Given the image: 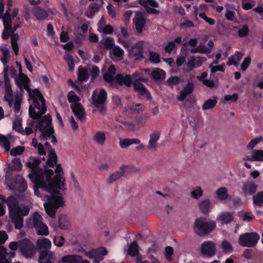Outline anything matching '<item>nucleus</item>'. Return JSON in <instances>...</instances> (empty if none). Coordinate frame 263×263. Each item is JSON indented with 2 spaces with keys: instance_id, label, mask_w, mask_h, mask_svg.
<instances>
[{
  "instance_id": "f257e3e1",
  "label": "nucleus",
  "mask_w": 263,
  "mask_h": 263,
  "mask_svg": "<svg viewBox=\"0 0 263 263\" xmlns=\"http://www.w3.org/2000/svg\"><path fill=\"white\" fill-rule=\"evenodd\" d=\"M40 162V160L36 157L29 159L26 162L27 166L30 169L28 177L34 184L33 189L36 196H41L39 189L53 194L47 197L44 206L46 213L53 218L57 210L65 205L63 193L67 190L66 180L63 176V172L60 164L56 165V175L52 178L53 171L47 168V166H45L44 171L40 169L38 167Z\"/></svg>"
},
{
  "instance_id": "f03ea898",
  "label": "nucleus",
  "mask_w": 263,
  "mask_h": 263,
  "mask_svg": "<svg viewBox=\"0 0 263 263\" xmlns=\"http://www.w3.org/2000/svg\"><path fill=\"white\" fill-rule=\"evenodd\" d=\"M29 113L31 119L28 121V126L24 129L22 126V121L21 119L16 118L13 123V129L15 131L23 135H29L32 134L33 130H36L37 128L41 132V139L42 140H49L51 142H57L55 137L53 135V129L51 127V117L49 115L45 116L40 122L37 119L43 114H36L32 117Z\"/></svg>"
},
{
  "instance_id": "7ed1b4c3",
  "label": "nucleus",
  "mask_w": 263,
  "mask_h": 263,
  "mask_svg": "<svg viewBox=\"0 0 263 263\" xmlns=\"http://www.w3.org/2000/svg\"><path fill=\"white\" fill-rule=\"evenodd\" d=\"M15 81L21 92L23 91V88H24L28 93L29 112L31 116L34 117L36 114H44L46 111L45 99L39 89L30 88V81L27 76L20 72L19 75L15 77Z\"/></svg>"
},
{
  "instance_id": "20e7f679",
  "label": "nucleus",
  "mask_w": 263,
  "mask_h": 263,
  "mask_svg": "<svg viewBox=\"0 0 263 263\" xmlns=\"http://www.w3.org/2000/svg\"><path fill=\"white\" fill-rule=\"evenodd\" d=\"M7 204L10 217L14 224L15 228L21 229L24 226L23 217L29 214L30 208L25 204H18L16 199L14 197L8 198Z\"/></svg>"
},
{
  "instance_id": "39448f33",
  "label": "nucleus",
  "mask_w": 263,
  "mask_h": 263,
  "mask_svg": "<svg viewBox=\"0 0 263 263\" xmlns=\"http://www.w3.org/2000/svg\"><path fill=\"white\" fill-rule=\"evenodd\" d=\"M26 226L29 228H34L38 235L47 236L49 231L47 226L43 222L41 215L34 212L26 221Z\"/></svg>"
},
{
  "instance_id": "423d86ee",
  "label": "nucleus",
  "mask_w": 263,
  "mask_h": 263,
  "mask_svg": "<svg viewBox=\"0 0 263 263\" xmlns=\"http://www.w3.org/2000/svg\"><path fill=\"white\" fill-rule=\"evenodd\" d=\"M116 73V69L113 65H110L108 68L106 72H104V79L105 81L110 83L111 85L117 84H125L126 86H130L132 83V80L130 76L126 75L123 77L121 75H117L114 78Z\"/></svg>"
},
{
  "instance_id": "0eeeda50",
  "label": "nucleus",
  "mask_w": 263,
  "mask_h": 263,
  "mask_svg": "<svg viewBox=\"0 0 263 263\" xmlns=\"http://www.w3.org/2000/svg\"><path fill=\"white\" fill-rule=\"evenodd\" d=\"M5 93L4 99L8 102L10 107L14 106V109L15 112H18L20 109L21 104L22 100V92L17 93L15 95L14 100L13 99V92L11 85L7 77H4Z\"/></svg>"
},
{
  "instance_id": "6e6552de",
  "label": "nucleus",
  "mask_w": 263,
  "mask_h": 263,
  "mask_svg": "<svg viewBox=\"0 0 263 263\" xmlns=\"http://www.w3.org/2000/svg\"><path fill=\"white\" fill-rule=\"evenodd\" d=\"M119 42L122 43L124 47L127 49L129 56L136 59L142 58L144 51L148 47V43L144 41H138L135 44L129 46L128 43L119 37Z\"/></svg>"
},
{
  "instance_id": "1a4fd4ad",
  "label": "nucleus",
  "mask_w": 263,
  "mask_h": 263,
  "mask_svg": "<svg viewBox=\"0 0 263 263\" xmlns=\"http://www.w3.org/2000/svg\"><path fill=\"white\" fill-rule=\"evenodd\" d=\"M216 226L214 221H208L203 218H199L195 221L194 231L199 236H204L212 232Z\"/></svg>"
},
{
  "instance_id": "9d476101",
  "label": "nucleus",
  "mask_w": 263,
  "mask_h": 263,
  "mask_svg": "<svg viewBox=\"0 0 263 263\" xmlns=\"http://www.w3.org/2000/svg\"><path fill=\"white\" fill-rule=\"evenodd\" d=\"M67 99L69 102L70 103V107L74 115L79 119L83 120L85 113L84 108L80 102V98L76 95L74 91H70L67 95Z\"/></svg>"
},
{
  "instance_id": "9b49d317",
  "label": "nucleus",
  "mask_w": 263,
  "mask_h": 263,
  "mask_svg": "<svg viewBox=\"0 0 263 263\" xmlns=\"http://www.w3.org/2000/svg\"><path fill=\"white\" fill-rule=\"evenodd\" d=\"M6 183L9 189L15 191V192H24L26 191L28 187L27 183L21 176H16L13 181L6 177Z\"/></svg>"
},
{
  "instance_id": "f8f14e48",
  "label": "nucleus",
  "mask_w": 263,
  "mask_h": 263,
  "mask_svg": "<svg viewBox=\"0 0 263 263\" xmlns=\"http://www.w3.org/2000/svg\"><path fill=\"white\" fill-rule=\"evenodd\" d=\"M259 238L256 233H246L240 235L238 243L243 247H252L257 244Z\"/></svg>"
},
{
  "instance_id": "ddd939ff",
  "label": "nucleus",
  "mask_w": 263,
  "mask_h": 263,
  "mask_svg": "<svg viewBox=\"0 0 263 263\" xmlns=\"http://www.w3.org/2000/svg\"><path fill=\"white\" fill-rule=\"evenodd\" d=\"M20 250L26 258H32L36 253L33 243L29 239H24L19 241Z\"/></svg>"
},
{
  "instance_id": "4468645a",
  "label": "nucleus",
  "mask_w": 263,
  "mask_h": 263,
  "mask_svg": "<svg viewBox=\"0 0 263 263\" xmlns=\"http://www.w3.org/2000/svg\"><path fill=\"white\" fill-rule=\"evenodd\" d=\"M106 92L104 89H96L92 95V104L100 111H103Z\"/></svg>"
},
{
  "instance_id": "2eb2a0df",
  "label": "nucleus",
  "mask_w": 263,
  "mask_h": 263,
  "mask_svg": "<svg viewBox=\"0 0 263 263\" xmlns=\"http://www.w3.org/2000/svg\"><path fill=\"white\" fill-rule=\"evenodd\" d=\"M133 25L138 33H141L145 29L146 20L142 12H136L133 18Z\"/></svg>"
},
{
  "instance_id": "dca6fc26",
  "label": "nucleus",
  "mask_w": 263,
  "mask_h": 263,
  "mask_svg": "<svg viewBox=\"0 0 263 263\" xmlns=\"http://www.w3.org/2000/svg\"><path fill=\"white\" fill-rule=\"evenodd\" d=\"M107 250L104 248H100L91 251L85 252L84 254L90 259H93V263H100L103 259V256L107 254Z\"/></svg>"
},
{
  "instance_id": "f3484780",
  "label": "nucleus",
  "mask_w": 263,
  "mask_h": 263,
  "mask_svg": "<svg viewBox=\"0 0 263 263\" xmlns=\"http://www.w3.org/2000/svg\"><path fill=\"white\" fill-rule=\"evenodd\" d=\"M200 251L204 256H213L216 252V245L211 241H204L201 245Z\"/></svg>"
},
{
  "instance_id": "a211bd4d",
  "label": "nucleus",
  "mask_w": 263,
  "mask_h": 263,
  "mask_svg": "<svg viewBox=\"0 0 263 263\" xmlns=\"http://www.w3.org/2000/svg\"><path fill=\"white\" fill-rule=\"evenodd\" d=\"M58 263H90L86 259L78 255H67L63 256Z\"/></svg>"
},
{
  "instance_id": "6ab92c4d",
  "label": "nucleus",
  "mask_w": 263,
  "mask_h": 263,
  "mask_svg": "<svg viewBox=\"0 0 263 263\" xmlns=\"http://www.w3.org/2000/svg\"><path fill=\"white\" fill-rule=\"evenodd\" d=\"M11 15L7 11L4 14V16L3 18V22L5 27V30L3 32L2 37L4 39H7L11 31Z\"/></svg>"
},
{
  "instance_id": "aec40b11",
  "label": "nucleus",
  "mask_w": 263,
  "mask_h": 263,
  "mask_svg": "<svg viewBox=\"0 0 263 263\" xmlns=\"http://www.w3.org/2000/svg\"><path fill=\"white\" fill-rule=\"evenodd\" d=\"M140 3L143 6L148 13H157L156 8L158 7V3L154 0H140Z\"/></svg>"
},
{
  "instance_id": "412c9836",
  "label": "nucleus",
  "mask_w": 263,
  "mask_h": 263,
  "mask_svg": "<svg viewBox=\"0 0 263 263\" xmlns=\"http://www.w3.org/2000/svg\"><path fill=\"white\" fill-rule=\"evenodd\" d=\"M109 55L113 61L118 62L123 59L124 52L120 47L115 46L109 52Z\"/></svg>"
},
{
  "instance_id": "4be33fe9",
  "label": "nucleus",
  "mask_w": 263,
  "mask_h": 263,
  "mask_svg": "<svg viewBox=\"0 0 263 263\" xmlns=\"http://www.w3.org/2000/svg\"><path fill=\"white\" fill-rule=\"evenodd\" d=\"M234 219L233 213L230 212H222L217 217V220L221 224H228L231 222Z\"/></svg>"
},
{
  "instance_id": "5701e85b",
  "label": "nucleus",
  "mask_w": 263,
  "mask_h": 263,
  "mask_svg": "<svg viewBox=\"0 0 263 263\" xmlns=\"http://www.w3.org/2000/svg\"><path fill=\"white\" fill-rule=\"evenodd\" d=\"M55 258L53 252L51 251H42L39 256V263H51V260Z\"/></svg>"
},
{
  "instance_id": "b1692460",
  "label": "nucleus",
  "mask_w": 263,
  "mask_h": 263,
  "mask_svg": "<svg viewBox=\"0 0 263 263\" xmlns=\"http://www.w3.org/2000/svg\"><path fill=\"white\" fill-rule=\"evenodd\" d=\"M194 88V85L192 82H188L186 85L183 88L178 97V99L180 101L183 100L189 95L191 94Z\"/></svg>"
},
{
  "instance_id": "393cba45",
  "label": "nucleus",
  "mask_w": 263,
  "mask_h": 263,
  "mask_svg": "<svg viewBox=\"0 0 263 263\" xmlns=\"http://www.w3.org/2000/svg\"><path fill=\"white\" fill-rule=\"evenodd\" d=\"M160 133L159 132H155L152 133L149 136V140L148 141V148L156 150L157 146V141L160 138Z\"/></svg>"
},
{
  "instance_id": "a878e982",
  "label": "nucleus",
  "mask_w": 263,
  "mask_h": 263,
  "mask_svg": "<svg viewBox=\"0 0 263 263\" xmlns=\"http://www.w3.org/2000/svg\"><path fill=\"white\" fill-rule=\"evenodd\" d=\"M246 159L251 161H263V151H253L250 155H247Z\"/></svg>"
},
{
  "instance_id": "bb28decb",
  "label": "nucleus",
  "mask_w": 263,
  "mask_h": 263,
  "mask_svg": "<svg viewBox=\"0 0 263 263\" xmlns=\"http://www.w3.org/2000/svg\"><path fill=\"white\" fill-rule=\"evenodd\" d=\"M257 185L253 182H247L243 184L242 189L245 195H251L257 190Z\"/></svg>"
},
{
  "instance_id": "cd10ccee",
  "label": "nucleus",
  "mask_w": 263,
  "mask_h": 263,
  "mask_svg": "<svg viewBox=\"0 0 263 263\" xmlns=\"http://www.w3.org/2000/svg\"><path fill=\"white\" fill-rule=\"evenodd\" d=\"M126 168L127 166H122L120 167V170L119 171L116 172L110 175L107 180V182L112 183L120 179L124 174Z\"/></svg>"
},
{
  "instance_id": "c85d7f7f",
  "label": "nucleus",
  "mask_w": 263,
  "mask_h": 263,
  "mask_svg": "<svg viewBox=\"0 0 263 263\" xmlns=\"http://www.w3.org/2000/svg\"><path fill=\"white\" fill-rule=\"evenodd\" d=\"M243 55V54L242 52H240L239 51H236L233 55L230 57L229 58V60L227 62V65L228 66L233 65L235 66H237L238 63L240 61Z\"/></svg>"
},
{
  "instance_id": "c756f323",
  "label": "nucleus",
  "mask_w": 263,
  "mask_h": 263,
  "mask_svg": "<svg viewBox=\"0 0 263 263\" xmlns=\"http://www.w3.org/2000/svg\"><path fill=\"white\" fill-rule=\"evenodd\" d=\"M93 140L96 143L99 145H104L106 141L105 133L103 131L96 132L93 136Z\"/></svg>"
},
{
  "instance_id": "7c9ffc66",
  "label": "nucleus",
  "mask_w": 263,
  "mask_h": 263,
  "mask_svg": "<svg viewBox=\"0 0 263 263\" xmlns=\"http://www.w3.org/2000/svg\"><path fill=\"white\" fill-rule=\"evenodd\" d=\"M104 20L102 18L98 23V30L104 34H110L112 32L113 29L110 25L104 26Z\"/></svg>"
},
{
  "instance_id": "2f4dec72",
  "label": "nucleus",
  "mask_w": 263,
  "mask_h": 263,
  "mask_svg": "<svg viewBox=\"0 0 263 263\" xmlns=\"http://www.w3.org/2000/svg\"><path fill=\"white\" fill-rule=\"evenodd\" d=\"M36 246L40 249H49L51 247V242L47 238L39 239L37 240Z\"/></svg>"
},
{
  "instance_id": "473e14b6",
  "label": "nucleus",
  "mask_w": 263,
  "mask_h": 263,
  "mask_svg": "<svg viewBox=\"0 0 263 263\" xmlns=\"http://www.w3.org/2000/svg\"><path fill=\"white\" fill-rule=\"evenodd\" d=\"M32 12L37 20H43L48 16L47 11L38 7H34L32 10Z\"/></svg>"
},
{
  "instance_id": "72a5a7b5",
  "label": "nucleus",
  "mask_w": 263,
  "mask_h": 263,
  "mask_svg": "<svg viewBox=\"0 0 263 263\" xmlns=\"http://www.w3.org/2000/svg\"><path fill=\"white\" fill-rule=\"evenodd\" d=\"M128 253L132 257L136 256H137V257L139 256L141 257V255H139V247L136 241H134L130 244L128 248Z\"/></svg>"
},
{
  "instance_id": "f704fd0d",
  "label": "nucleus",
  "mask_w": 263,
  "mask_h": 263,
  "mask_svg": "<svg viewBox=\"0 0 263 263\" xmlns=\"http://www.w3.org/2000/svg\"><path fill=\"white\" fill-rule=\"evenodd\" d=\"M59 226L62 229L66 230L69 228V219L65 214H61L59 217Z\"/></svg>"
},
{
  "instance_id": "c9c22d12",
  "label": "nucleus",
  "mask_w": 263,
  "mask_h": 263,
  "mask_svg": "<svg viewBox=\"0 0 263 263\" xmlns=\"http://www.w3.org/2000/svg\"><path fill=\"white\" fill-rule=\"evenodd\" d=\"M114 40L112 38L106 37L102 39L100 42V47L107 49H112L114 47Z\"/></svg>"
},
{
  "instance_id": "e433bc0d",
  "label": "nucleus",
  "mask_w": 263,
  "mask_h": 263,
  "mask_svg": "<svg viewBox=\"0 0 263 263\" xmlns=\"http://www.w3.org/2000/svg\"><path fill=\"white\" fill-rule=\"evenodd\" d=\"M57 157L55 152L53 149H50L48 152V158L47 161V165L49 167H53L54 164H56Z\"/></svg>"
},
{
  "instance_id": "4c0bfd02",
  "label": "nucleus",
  "mask_w": 263,
  "mask_h": 263,
  "mask_svg": "<svg viewBox=\"0 0 263 263\" xmlns=\"http://www.w3.org/2000/svg\"><path fill=\"white\" fill-rule=\"evenodd\" d=\"M134 88L135 90L137 91L140 95L145 96L147 97H149V93L141 83H135L134 84Z\"/></svg>"
},
{
  "instance_id": "58836bf2",
  "label": "nucleus",
  "mask_w": 263,
  "mask_h": 263,
  "mask_svg": "<svg viewBox=\"0 0 263 263\" xmlns=\"http://www.w3.org/2000/svg\"><path fill=\"white\" fill-rule=\"evenodd\" d=\"M195 13L196 15H198L201 18L204 20L207 23L210 25H213L215 24V21L205 15L204 13L200 12L199 9L195 7Z\"/></svg>"
},
{
  "instance_id": "ea45409f",
  "label": "nucleus",
  "mask_w": 263,
  "mask_h": 263,
  "mask_svg": "<svg viewBox=\"0 0 263 263\" xmlns=\"http://www.w3.org/2000/svg\"><path fill=\"white\" fill-rule=\"evenodd\" d=\"M218 198L220 200H225L228 198L227 190L225 187H220L216 192Z\"/></svg>"
},
{
  "instance_id": "a19ab883",
  "label": "nucleus",
  "mask_w": 263,
  "mask_h": 263,
  "mask_svg": "<svg viewBox=\"0 0 263 263\" xmlns=\"http://www.w3.org/2000/svg\"><path fill=\"white\" fill-rule=\"evenodd\" d=\"M210 201L205 199L199 203V207L200 210L204 213H208L210 210Z\"/></svg>"
},
{
  "instance_id": "79ce46f5",
  "label": "nucleus",
  "mask_w": 263,
  "mask_h": 263,
  "mask_svg": "<svg viewBox=\"0 0 263 263\" xmlns=\"http://www.w3.org/2000/svg\"><path fill=\"white\" fill-rule=\"evenodd\" d=\"M217 103V100L216 98L210 99L206 100L202 105V109L203 110H208L213 108Z\"/></svg>"
},
{
  "instance_id": "37998d69",
  "label": "nucleus",
  "mask_w": 263,
  "mask_h": 263,
  "mask_svg": "<svg viewBox=\"0 0 263 263\" xmlns=\"http://www.w3.org/2000/svg\"><path fill=\"white\" fill-rule=\"evenodd\" d=\"M152 77L155 80H161L165 78V72L160 69H156L151 73Z\"/></svg>"
},
{
  "instance_id": "c03bdc74",
  "label": "nucleus",
  "mask_w": 263,
  "mask_h": 263,
  "mask_svg": "<svg viewBox=\"0 0 263 263\" xmlns=\"http://www.w3.org/2000/svg\"><path fill=\"white\" fill-rule=\"evenodd\" d=\"M253 203L257 205L263 206V191L257 193L253 197Z\"/></svg>"
},
{
  "instance_id": "a18cd8bd",
  "label": "nucleus",
  "mask_w": 263,
  "mask_h": 263,
  "mask_svg": "<svg viewBox=\"0 0 263 263\" xmlns=\"http://www.w3.org/2000/svg\"><path fill=\"white\" fill-rule=\"evenodd\" d=\"M18 39V36L17 34H13L11 36V45L13 48V51L15 55H18V47L17 43V41Z\"/></svg>"
},
{
  "instance_id": "49530a36",
  "label": "nucleus",
  "mask_w": 263,
  "mask_h": 263,
  "mask_svg": "<svg viewBox=\"0 0 263 263\" xmlns=\"http://www.w3.org/2000/svg\"><path fill=\"white\" fill-rule=\"evenodd\" d=\"M9 166L12 170L20 171L22 168V165L19 159H14L9 164Z\"/></svg>"
},
{
  "instance_id": "de8ad7c7",
  "label": "nucleus",
  "mask_w": 263,
  "mask_h": 263,
  "mask_svg": "<svg viewBox=\"0 0 263 263\" xmlns=\"http://www.w3.org/2000/svg\"><path fill=\"white\" fill-rule=\"evenodd\" d=\"M78 79L80 81H84L88 78L87 70L82 66L79 67V71L78 73Z\"/></svg>"
},
{
  "instance_id": "09e8293b",
  "label": "nucleus",
  "mask_w": 263,
  "mask_h": 263,
  "mask_svg": "<svg viewBox=\"0 0 263 263\" xmlns=\"http://www.w3.org/2000/svg\"><path fill=\"white\" fill-rule=\"evenodd\" d=\"M221 247L222 251L226 253H230L233 251V247L231 243L226 240L222 241Z\"/></svg>"
},
{
  "instance_id": "8fccbe9b",
  "label": "nucleus",
  "mask_w": 263,
  "mask_h": 263,
  "mask_svg": "<svg viewBox=\"0 0 263 263\" xmlns=\"http://www.w3.org/2000/svg\"><path fill=\"white\" fill-rule=\"evenodd\" d=\"M203 191L200 186H196L191 192V197L193 198L198 199L202 195Z\"/></svg>"
},
{
  "instance_id": "3c124183",
  "label": "nucleus",
  "mask_w": 263,
  "mask_h": 263,
  "mask_svg": "<svg viewBox=\"0 0 263 263\" xmlns=\"http://www.w3.org/2000/svg\"><path fill=\"white\" fill-rule=\"evenodd\" d=\"M31 145L34 147L37 148L38 153L40 155H45V151L43 145L40 143H38L35 138H33L32 140Z\"/></svg>"
},
{
  "instance_id": "603ef678",
  "label": "nucleus",
  "mask_w": 263,
  "mask_h": 263,
  "mask_svg": "<svg viewBox=\"0 0 263 263\" xmlns=\"http://www.w3.org/2000/svg\"><path fill=\"white\" fill-rule=\"evenodd\" d=\"M211 49L207 48L205 45H200L197 48L192 49L191 52L192 53H206L210 52Z\"/></svg>"
},
{
  "instance_id": "864d4df0",
  "label": "nucleus",
  "mask_w": 263,
  "mask_h": 263,
  "mask_svg": "<svg viewBox=\"0 0 263 263\" xmlns=\"http://www.w3.org/2000/svg\"><path fill=\"white\" fill-rule=\"evenodd\" d=\"M64 59L67 63L69 67V70L72 71L74 68V65L73 59L69 53H66L64 55Z\"/></svg>"
},
{
  "instance_id": "5fc2aeb1",
  "label": "nucleus",
  "mask_w": 263,
  "mask_h": 263,
  "mask_svg": "<svg viewBox=\"0 0 263 263\" xmlns=\"http://www.w3.org/2000/svg\"><path fill=\"white\" fill-rule=\"evenodd\" d=\"M0 144L5 149L6 151H9L10 148V142L6 137L2 135H0Z\"/></svg>"
},
{
  "instance_id": "6e6d98bb",
  "label": "nucleus",
  "mask_w": 263,
  "mask_h": 263,
  "mask_svg": "<svg viewBox=\"0 0 263 263\" xmlns=\"http://www.w3.org/2000/svg\"><path fill=\"white\" fill-rule=\"evenodd\" d=\"M7 255V249L3 246H0V263H10L6 259Z\"/></svg>"
},
{
  "instance_id": "4d7b16f0",
  "label": "nucleus",
  "mask_w": 263,
  "mask_h": 263,
  "mask_svg": "<svg viewBox=\"0 0 263 263\" xmlns=\"http://www.w3.org/2000/svg\"><path fill=\"white\" fill-rule=\"evenodd\" d=\"M20 248L19 242L11 241L9 245V248L10 249L11 252L10 253V255L11 257H14L15 256V251L18 248Z\"/></svg>"
},
{
  "instance_id": "13d9d810",
  "label": "nucleus",
  "mask_w": 263,
  "mask_h": 263,
  "mask_svg": "<svg viewBox=\"0 0 263 263\" xmlns=\"http://www.w3.org/2000/svg\"><path fill=\"white\" fill-rule=\"evenodd\" d=\"M263 140V138L261 137L256 138L254 139L251 140L248 144L247 145V149H252L255 147L256 145Z\"/></svg>"
},
{
  "instance_id": "bf43d9fd",
  "label": "nucleus",
  "mask_w": 263,
  "mask_h": 263,
  "mask_svg": "<svg viewBox=\"0 0 263 263\" xmlns=\"http://www.w3.org/2000/svg\"><path fill=\"white\" fill-rule=\"evenodd\" d=\"M149 59L152 63L155 64L159 63L160 61L159 55L156 52L152 51L149 52Z\"/></svg>"
},
{
  "instance_id": "052dcab7",
  "label": "nucleus",
  "mask_w": 263,
  "mask_h": 263,
  "mask_svg": "<svg viewBox=\"0 0 263 263\" xmlns=\"http://www.w3.org/2000/svg\"><path fill=\"white\" fill-rule=\"evenodd\" d=\"M65 239L62 236H55L53 238L54 244L58 247H61L64 244Z\"/></svg>"
},
{
  "instance_id": "680f3d73",
  "label": "nucleus",
  "mask_w": 263,
  "mask_h": 263,
  "mask_svg": "<svg viewBox=\"0 0 263 263\" xmlns=\"http://www.w3.org/2000/svg\"><path fill=\"white\" fill-rule=\"evenodd\" d=\"M25 150V148L22 146H16L10 151V154L12 156H15L22 154Z\"/></svg>"
},
{
  "instance_id": "e2e57ef3",
  "label": "nucleus",
  "mask_w": 263,
  "mask_h": 263,
  "mask_svg": "<svg viewBox=\"0 0 263 263\" xmlns=\"http://www.w3.org/2000/svg\"><path fill=\"white\" fill-rule=\"evenodd\" d=\"M255 6V3L251 0H242V7L245 10H249Z\"/></svg>"
},
{
  "instance_id": "0e129e2a",
  "label": "nucleus",
  "mask_w": 263,
  "mask_h": 263,
  "mask_svg": "<svg viewBox=\"0 0 263 263\" xmlns=\"http://www.w3.org/2000/svg\"><path fill=\"white\" fill-rule=\"evenodd\" d=\"M251 61V59L250 57H246L241 64V70L243 71H245L247 69L248 66L250 65Z\"/></svg>"
},
{
  "instance_id": "69168bd1",
  "label": "nucleus",
  "mask_w": 263,
  "mask_h": 263,
  "mask_svg": "<svg viewBox=\"0 0 263 263\" xmlns=\"http://www.w3.org/2000/svg\"><path fill=\"white\" fill-rule=\"evenodd\" d=\"M249 32V28L247 26H243L238 30V35L240 37L247 36Z\"/></svg>"
},
{
  "instance_id": "338daca9",
  "label": "nucleus",
  "mask_w": 263,
  "mask_h": 263,
  "mask_svg": "<svg viewBox=\"0 0 263 263\" xmlns=\"http://www.w3.org/2000/svg\"><path fill=\"white\" fill-rule=\"evenodd\" d=\"M186 68H184V70L191 71L195 68L194 57H191L189 59L187 63L186 64Z\"/></svg>"
},
{
  "instance_id": "774afa93",
  "label": "nucleus",
  "mask_w": 263,
  "mask_h": 263,
  "mask_svg": "<svg viewBox=\"0 0 263 263\" xmlns=\"http://www.w3.org/2000/svg\"><path fill=\"white\" fill-rule=\"evenodd\" d=\"M9 58L2 57L1 59V62L4 65V77H7V73L8 71V66L7 65Z\"/></svg>"
}]
</instances>
